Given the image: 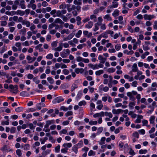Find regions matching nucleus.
Returning a JSON list of instances; mask_svg holds the SVG:
<instances>
[{
    "instance_id": "obj_1",
    "label": "nucleus",
    "mask_w": 157,
    "mask_h": 157,
    "mask_svg": "<svg viewBox=\"0 0 157 157\" xmlns=\"http://www.w3.org/2000/svg\"><path fill=\"white\" fill-rule=\"evenodd\" d=\"M137 94V92L135 91L128 92L127 93V95L129 97V99L132 101H134L136 99V98L134 97V95H136Z\"/></svg>"
},
{
    "instance_id": "obj_2",
    "label": "nucleus",
    "mask_w": 157,
    "mask_h": 157,
    "mask_svg": "<svg viewBox=\"0 0 157 157\" xmlns=\"http://www.w3.org/2000/svg\"><path fill=\"white\" fill-rule=\"evenodd\" d=\"M70 52V51L68 49H64L63 52L60 53V56L63 58H66L69 54Z\"/></svg>"
},
{
    "instance_id": "obj_3",
    "label": "nucleus",
    "mask_w": 157,
    "mask_h": 157,
    "mask_svg": "<svg viewBox=\"0 0 157 157\" xmlns=\"http://www.w3.org/2000/svg\"><path fill=\"white\" fill-rule=\"evenodd\" d=\"M155 16L154 15L145 14L144 15V18L145 20H151L152 19L155 18Z\"/></svg>"
},
{
    "instance_id": "obj_4",
    "label": "nucleus",
    "mask_w": 157,
    "mask_h": 157,
    "mask_svg": "<svg viewBox=\"0 0 157 157\" xmlns=\"http://www.w3.org/2000/svg\"><path fill=\"white\" fill-rule=\"evenodd\" d=\"M62 48L63 44L62 43H60L59 44V45L57 47L53 48L52 50H54L55 52H60L62 50Z\"/></svg>"
},
{
    "instance_id": "obj_5",
    "label": "nucleus",
    "mask_w": 157,
    "mask_h": 157,
    "mask_svg": "<svg viewBox=\"0 0 157 157\" xmlns=\"http://www.w3.org/2000/svg\"><path fill=\"white\" fill-rule=\"evenodd\" d=\"M54 123V121L53 120H49L47 121L46 122L44 126L45 128H48L49 126L52 124H53Z\"/></svg>"
},
{
    "instance_id": "obj_6",
    "label": "nucleus",
    "mask_w": 157,
    "mask_h": 157,
    "mask_svg": "<svg viewBox=\"0 0 157 157\" xmlns=\"http://www.w3.org/2000/svg\"><path fill=\"white\" fill-rule=\"evenodd\" d=\"M104 112L103 111L100 112V113H97L94 114L93 117L96 118L98 117H104Z\"/></svg>"
},
{
    "instance_id": "obj_7",
    "label": "nucleus",
    "mask_w": 157,
    "mask_h": 157,
    "mask_svg": "<svg viewBox=\"0 0 157 157\" xmlns=\"http://www.w3.org/2000/svg\"><path fill=\"white\" fill-rule=\"evenodd\" d=\"M98 59L100 60V63H104L106 60V58H103L101 55L99 56Z\"/></svg>"
},
{
    "instance_id": "obj_8",
    "label": "nucleus",
    "mask_w": 157,
    "mask_h": 157,
    "mask_svg": "<svg viewBox=\"0 0 157 157\" xmlns=\"http://www.w3.org/2000/svg\"><path fill=\"white\" fill-rule=\"evenodd\" d=\"M36 108L39 110L41 109V107H44L45 106V105L43 103H39L36 104Z\"/></svg>"
},
{
    "instance_id": "obj_9",
    "label": "nucleus",
    "mask_w": 157,
    "mask_h": 157,
    "mask_svg": "<svg viewBox=\"0 0 157 157\" xmlns=\"http://www.w3.org/2000/svg\"><path fill=\"white\" fill-rule=\"evenodd\" d=\"M103 85H100L99 87V90H103L105 92H107L109 90V88L108 87L105 86L103 88Z\"/></svg>"
},
{
    "instance_id": "obj_10",
    "label": "nucleus",
    "mask_w": 157,
    "mask_h": 157,
    "mask_svg": "<svg viewBox=\"0 0 157 157\" xmlns=\"http://www.w3.org/2000/svg\"><path fill=\"white\" fill-rule=\"evenodd\" d=\"M118 4L117 2H112V4L111 5H110L109 6V8H115L118 7Z\"/></svg>"
},
{
    "instance_id": "obj_11",
    "label": "nucleus",
    "mask_w": 157,
    "mask_h": 157,
    "mask_svg": "<svg viewBox=\"0 0 157 157\" xmlns=\"http://www.w3.org/2000/svg\"><path fill=\"white\" fill-rule=\"evenodd\" d=\"M64 100V99L61 98H57L53 101V103L57 102L59 103L60 102Z\"/></svg>"
},
{
    "instance_id": "obj_12",
    "label": "nucleus",
    "mask_w": 157,
    "mask_h": 157,
    "mask_svg": "<svg viewBox=\"0 0 157 157\" xmlns=\"http://www.w3.org/2000/svg\"><path fill=\"white\" fill-rule=\"evenodd\" d=\"M123 110L121 109H118L117 110L113 109L112 110V113L114 114H119L121 112H122Z\"/></svg>"
},
{
    "instance_id": "obj_13",
    "label": "nucleus",
    "mask_w": 157,
    "mask_h": 157,
    "mask_svg": "<svg viewBox=\"0 0 157 157\" xmlns=\"http://www.w3.org/2000/svg\"><path fill=\"white\" fill-rule=\"evenodd\" d=\"M132 68V71L133 72H136L138 71L137 65L136 63H134L133 64Z\"/></svg>"
},
{
    "instance_id": "obj_14",
    "label": "nucleus",
    "mask_w": 157,
    "mask_h": 157,
    "mask_svg": "<svg viewBox=\"0 0 157 157\" xmlns=\"http://www.w3.org/2000/svg\"><path fill=\"white\" fill-rule=\"evenodd\" d=\"M84 71V69L82 68H76L75 69V72L77 74H78L79 73H82Z\"/></svg>"
},
{
    "instance_id": "obj_15",
    "label": "nucleus",
    "mask_w": 157,
    "mask_h": 157,
    "mask_svg": "<svg viewBox=\"0 0 157 157\" xmlns=\"http://www.w3.org/2000/svg\"><path fill=\"white\" fill-rule=\"evenodd\" d=\"M93 23L92 21H89L88 23L86 25L85 27L87 29L91 28L93 26Z\"/></svg>"
},
{
    "instance_id": "obj_16",
    "label": "nucleus",
    "mask_w": 157,
    "mask_h": 157,
    "mask_svg": "<svg viewBox=\"0 0 157 157\" xmlns=\"http://www.w3.org/2000/svg\"><path fill=\"white\" fill-rule=\"evenodd\" d=\"M54 22L56 23H59L61 25H63L64 24V22L59 18H57L55 19Z\"/></svg>"
},
{
    "instance_id": "obj_17",
    "label": "nucleus",
    "mask_w": 157,
    "mask_h": 157,
    "mask_svg": "<svg viewBox=\"0 0 157 157\" xmlns=\"http://www.w3.org/2000/svg\"><path fill=\"white\" fill-rule=\"evenodd\" d=\"M21 147L23 148L24 150L27 151L29 149L30 145L28 144H26L23 145H22Z\"/></svg>"
},
{
    "instance_id": "obj_18",
    "label": "nucleus",
    "mask_w": 157,
    "mask_h": 157,
    "mask_svg": "<svg viewBox=\"0 0 157 157\" xmlns=\"http://www.w3.org/2000/svg\"><path fill=\"white\" fill-rule=\"evenodd\" d=\"M19 5L21 6V8L23 9H25L26 8L25 6V1L24 0L20 2Z\"/></svg>"
},
{
    "instance_id": "obj_19",
    "label": "nucleus",
    "mask_w": 157,
    "mask_h": 157,
    "mask_svg": "<svg viewBox=\"0 0 157 157\" xmlns=\"http://www.w3.org/2000/svg\"><path fill=\"white\" fill-rule=\"evenodd\" d=\"M15 14H19L20 16H22L25 14V12L24 11H21L20 10H18L15 13Z\"/></svg>"
},
{
    "instance_id": "obj_20",
    "label": "nucleus",
    "mask_w": 157,
    "mask_h": 157,
    "mask_svg": "<svg viewBox=\"0 0 157 157\" xmlns=\"http://www.w3.org/2000/svg\"><path fill=\"white\" fill-rule=\"evenodd\" d=\"M73 3L75 5L80 6L82 4V0H74Z\"/></svg>"
},
{
    "instance_id": "obj_21",
    "label": "nucleus",
    "mask_w": 157,
    "mask_h": 157,
    "mask_svg": "<svg viewBox=\"0 0 157 157\" xmlns=\"http://www.w3.org/2000/svg\"><path fill=\"white\" fill-rule=\"evenodd\" d=\"M119 11L118 10H115L112 13L113 16L115 17L118 16L119 15Z\"/></svg>"
},
{
    "instance_id": "obj_22",
    "label": "nucleus",
    "mask_w": 157,
    "mask_h": 157,
    "mask_svg": "<svg viewBox=\"0 0 157 157\" xmlns=\"http://www.w3.org/2000/svg\"><path fill=\"white\" fill-rule=\"evenodd\" d=\"M88 66L93 70L98 69V68L97 67V64L95 65H93L90 63L89 64H88Z\"/></svg>"
},
{
    "instance_id": "obj_23",
    "label": "nucleus",
    "mask_w": 157,
    "mask_h": 157,
    "mask_svg": "<svg viewBox=\"0 0 157 157\" xmlns=\"http://www.w3.org/2000/svg\"><path fill=\"white\" fill-rule=\"evenodd\" d=\"M104 18L107 21L112 20V18L110 16V15L108 14L105 15L104 17Z\"/></svg>"
},
{
    "instance_id": "obj_24",
    "label": "nucleus",
    "mask_w": 157,
    "mask_h": 157,
    "mask_svg": "<svg viewBox=\"0 0 157 157\" xmlns=\"http://www.w3.org/2000/svg\"><path fill=\"white\" fill-rule=\"evenodd\" d=\"M26 28L24 27L22 29L20 30L19 33L22 35H24L26 33Z\"/></svg>"
},
{
    "instance_id": "obj_25",
    "label": "nucleus",
    "mask_w": 157,
    "mask_h": 157,
    "mask_svg": "<svg viewBox=\"0 0 157 157\" xmlns=\"http://www.w3.org/2000/svg\"><path fill=\"white\" fill-rule=\"evenodd\" d=\"M78 147H77L75 145H74L72 148V150L76 154L78 153Z\"/></svg>"
},
{
    "instance_id": "obj_26",
    "label": "nucleus",
    "mask_w": 157,
    "mask_h": 157,
    "mask_svg": "<svg viewBox=\"0 0 157 157\" xmlns=\"http://www.w3.org/2000/svg\"><path fill=\"white\" fill-rule=\"evenodd\" d=\"M155 116H152L150 117L149 121L151 124H153L154 122L155 119Z\"/></svg>"
},
{
    "instance_id": "obj_27",
    "label": "nucleus",
    "mask_w": 157,
    "mask_h": 157,
    "mask_svg": "<svg viewBox=\"0 0 157 157\" xmlns=\"http://www.w3.org/2000/svg\"><path fill=\"white\" fill-rule=\"evenodd\" d=\"M83 144V141L82 140H80L79 141V142L76 144L75 145L77 147H78V148H80L82 147V145Z\"/></svg>"
},
{
    "instance_id": "obj_28",
    "label": "nucleus",
    "mask_w": 157,
    "mask_h": 157,
    "mask_svg": "<svg viewBox=\"0 0 157 157\" xmlns=\"http://www.w3.org/2000/svg\"><path fill=\"white\" fill-rule=\"evenodd\" d=\"M104 73V71L102 70L97 71L95 72V74L96 75H100Z\"/></svg>"
},
{
    "instance_id": "obj_29",
    "label": "nucleus",
    "mask_w": 157,
    "mask_h": 157,
    "mask_svg": "<svg viewBox=\"0 0 157 157\" xmlns=\"http://www.w3.org/2000/svg\"><path fill=\"white\" fill-rule=\"evenodd\" d=\"M78 86L75 84H73L71 86V91L73 92L75 89L77 88Z\"/></svg>"
},
{
    "instance_id": "obj_30",
    "label": "nucleus",
    "mask_w": 157,
    "mask_h": 157,
    "mask_svg": "<svg viewBox=\"0 0 157 157\" xmlns=\"http://www.w3.org/2000/svg\"><path fill=\"white\" fill-rule=\"evenodd\" d=\"M63 146L64 147H70L72 146V144L71 143H64Z\"/></svg>"
},
{
    "instance_id": "obj_31",
    "label": "nucleus",
    "mask_w": 157,
    "mask_h": 157,
    "mask_svg": "<svg viewBox=\"0 0 157 157\" xmlns=\"http://www.w3.org/2000/svg\"><path fill=\"white\" fill-rule=\"evenodd\" d=\"M105 115L106 116L109 117L110 118H112L113 116L112 113L111 112L109 113L107 112H104V115Z\"/></svg>"
},
{
    "instance_id": "obj_32",
    "label": "nucleus",
    "mask_w": 157,
    "mask_h": 157,
    "mask_svg": "<svg viewBox=\"0 0 157 157\" xmlns=\"http://www.w3.org/2000/svg\"><path fill=\"white\" fill-rule=\"evenodd\" d=\"M56 13V10H51L50 14L52 15H53V17H56V15H55V13Z\"/></svg>"
},
{
    "instance_id": "obj_33",
    "label": "nucleus",
    "mask_w": 157,
    "mask_h": 157,
    "mask_svg": "<svg viewBox=\"0 0 157 157\" xmlns=\"http://www.w3.org/2000/svg\"><path fill=\"white\" fill-rule=\"evenodd\" d=\"M142 123H143V126H146L148 127L150 126L149 125H148V122L147 120H143L142 121Z\"/></svg>"
},
{
    "instance_id": "obj_34",
    "label": "nucleus",
    "mask_w": 157,
    "mask_h": 157,
    "mask_svg": "<svg viewBox=\"0 0 157 157\" xmlns=\"http://www.w3.org/2000/svg\"><path fill=\"white\" fill-rule=\"evenodd\" d=\"M147 152V150L146 149H141L139 150V153L140 154H145Z\"/></svg>"
},
{
    "instance_id": "obj_35",
    "label": "nucleus",
    "mask_w": 157,
    "mask_h": 157,
    "mask_svg": "<svg viewBox=\"0 0 157 157\" xmlns=\"http://www.w3.org/2000/svg\"><path fill=\"white\" fill-rule=\"evenodd\" d=\"M46 57L47 59H52L53 55L51 53H49L46 56Z\"/></svg>"
},
{
    "instance_id": "obj_36",
    "label": "nucleus",
    "mask_w": 157,
    "mask_h": 157,
    "mask_svg": "<svg viewBox=\"0 0 157 157\" xmlns=\"http://www.w3.org/2000/svg\"><path fill=\"white\" fill-rule=\"evenodd\" d=\"M105 138L104 137H102L101 138V142L99 143L100 145H102L105 144Z\"/></svg>"
},
{
    "instance_id": "obj_37",
    "label": "nucleus",
    "mask_w": 157,
    "mask_h": 157,
    "mask_svg": "<svg viewBox=\"0 0 157 157\" xmlns=\"http://www.w3.org/2000/svg\"><path fill=\"white\" fill-rule=\"evenodd\" d=\"M56 17L57 16L61 17H62L63 16V15H62L61 11L59 10L56 11Z\"/></svg>"
},
{
    "instance_id": "obj_38",
    "label": "nucleus",
    "mask_w": 157,
    "mask_h": 157,
    "mask_svg": "<svg viewBox=\"0 0 157 157\" xmlns=\"http://www.w3.org/2000/svg\"><path fill=\"white\" fill-rule=\"evenodd\" d=\"M17 155L19 157H20L22 155L21 151L20 149H17L16 151Z\"/></svg>"
},
{
    "instance_id": "obj_39",
    "label": "nucleus",
    "mask_w": 157,
    "mask_h": 157,
    "mask_svg": "<svg viewBox=\"0 0 157 157\" xmlns=\"http://www.w3.org/2000/svg\"><path fill=\"white\" fill-rule=\"evenodd\" d=\"M48 81L51 84H53L54 82V81L52 78L50 77H48L47 78Z\"/></svg>"
},
{
    "instance_id": "obj_40",
    "label": "nucleus",
    "mask_w": 157,
    "mask_h": 157,
    "mask_svg": "<svg viewBox=\"0 0 157 157\" xmlns=\"http://www.w3.org/2000/svg\"><path fill=\"white\" fill-rule=\"evenodd\" d=\"M107 71L109 73H113L115 71V69L113 67H111L108 68Z\"/></svg>"
},
{
    "instance_id": "obj_41",
    "label": "nucleus",
    "mask_w": 157,
    "mask_h": 157,
    "mask_svg": "<svg viewBox=\"0 0 157 157\" xmlns=\"http://www.w3.org/2000/svg\"><path fill=\"white\" fill-rule=\"evenodd\" d=\"M82 33V32L81 30H79L78 33L76 34L75 36L77 38H79L80 36V35Z\"/></svg>"
},
{
    "instance_id": "obj_42",
    "label": "nucleus",
    "mask_w": 157,
    "mask_h": 157,
    "mask_svg": "<svg viewBox=\"0 0 157 157\" xmlns=\"http://www.w3.org/2000/svg\"><path fill=\"white\" fill-rule=\"evenodd\" d=\"M89 124L91 125H95L97 124V122L96 121H91L89 122Z\"/></svg>"
},
{
    "instance_id": "obj_43",
    "label": "nucleus",
    "mask_w": 157,
    "mask_h": 157,
    "mask_svg": "<svg viewBox=\"0 0 157 157\" xmlns=\"http://www.w3.org/2000/svg\"><path fill=\"white\" fill-rule=\"evenodd\" d=\"M82 2L83 3L85 4L88 2L89 4H92V0H82Z\"/></svg>"
},
{
    "instance_id": "obj_44",
    "label": "nucleus",
    "mask_w": 157,
    "mask_h": 157,
    "mask_svg": "<svg viewBox=\"0 0 157 157\" xmlns=\"http://www.w3.org/2000/svg\"><path fill=\"white\" fill-rule=\"evenodd\" d=\"M16 128L14 127H12L10 129V132L11 133H14L16 132Z\"/></svg>"
},
{
    "instance_id": "obj_45",
    "label": "nucleus",
    "mask_w": 157,
    "mask_h": 157,
    "mask_svg": "<svg viewBox=\"0 0 157 157\" xmlns=\"http://www.w3.org/2000/svg\"><path fill=\"white\" fill-rule=\"evenodd\" d=\"M129 153L131 155H134L136 154L135 152L131 148L130 149V151L129 152Z\"/></svg>"
},
{
    "instance_id": "obj_46",
    "label": "nucleus",
    "mask_w": 157,
    "mask_h": 157,
    "mask_svg": "<svg viewBox=\"0 0 157 157\" xmlns=\"http://www.w3.org/2000/svg\"><path fill=\"white\" fill-rule=\"evenodd\" d=\"M75 35L74 33H72L70 34L67 37L68 40H70Z\"/></svg>"
},
{
    "instance_id": "obj_47",
    "label": "nucleus",
    "mask_w": 157,
    "mask_h": 157,
    "mask_svg": "<svg viewBox=\"0 0 157 157\" xmlns=\"http://www.w3.org/2000/svg\"><path fill=\"white\" fill-rule=\"evenodd\" d=\"M58 42L56 41H53L51 43V45L52 47L53 48H55L57 45Z\"/></svg>"
},
{
    "instance_id": "obj_48",
    "label": "nucleus",
    "mask_w": 157,
    "mask_h": 157,
    "mask_svg": "<svg viewBox=\"0 0 157 157\" xmlns=\"http://www.w3.org/2000/svg\"><path fill=\"white\" fill-rule=\"evenodd\" d=\"M97 17L96 15L94 14L91 15L90 16V19L91 20L94 19V21H96V20L95 19Z\"/></svg>"
},
{
    "instance_id": "obj_49",
    "label": "nucleus",
    "mask_w": 157,
    "mask_h": 157,
    "mask_svg": "<svg viewBox=\"0 0 157 157\" xmlns=\"http://www.w3.org/2000/svg\"><path fill=\"white\" fill-rule=\"evenodd\" d=\"M86 104V102L84 101H80L78 103V105L79 106H81L82 105H84Z\"/></svg>"
},
{
    "instance_id": "obj_50",
    "label": "nucleus",
    "mask_w": 157,
    "mask_h": 157,
    "mask_svg": "<svg viewBox=\"0 0 157 157\" xmlns=\"http://www.w3.org/2000/svg\"><path fill=\"white\" fill-rule=\"evenodd\" d=\"M8 18V17L6 15L2 17L0 19L2 21H6L7 20Z\"/></svg>"
},
{
    "instance_id": "obj_51",
    "label": "nucleus",
    "mask_w": 157,
    "mask_h": 157,
    "mask_svg": "<svg viewBox=\"0 0 157 157\" xmlns=\"http://www.w3.org/2000/svg\"><path fill=\"white\" fill-rule=\"evenodd\" d=\"M88 155L89 156H91L92 155H95V153L92 150H90L88 153Z\"/></svg>"
},
{
    "instance_id": "obj_52",
    "label": "nucleus",
    "mask_w": 157,
    "mask_h": 157,
    "mask_svg": "<svg viewBox=\"0 0 157 157\" xmlns=\"http://www.w3.org/2000/svg\"><path fill=\"white\" fill-rule=\"evenodd\" d=\"M103 130V128L102 127H100L97 130V134L98 135Z\"/></svg>"
},
{
    "instance_id": "obj_53",
    "label": "nucleus",
    "mask_w": 157,
    "mask_h": 157,
    "mask_svg": "<svg viewBox=\"0 0 157 157\" xmlns=\"http://www.w3.org/2000/svg\"><path fill=\"white\" fill-rule=\"evenodd\" d=\"M63 72L64 75H67L69 74V71L67 69H64L63 70Z\"/></svg>"
},
{
    "instance_id": "obj_54",
    "label": "nucleus",
    "mask_w": 157,
    "mask_h": 157,
    "mask_svg": "<svg viewBox=\"0 0 157 157\" xmlns=\"http://www.w3.org/2000/svg\"><path fill=\"white\" fill-rule=\"evenodd\" d=\"M60 146L58 145L57 147H55V151L56 153L59 152L60 151Z\"/></svg>"
},
{
    "instance_id": "obj_55",
    "label": "nucleus",
    "mask_w": 157,
    "mask_h": 157,
    "mask_svg": "<svg viewBox=\"0 0 157 157\" xmlns=\"http://www.w3.org/2000/svg\"><path fill=\"white\" fill-rule=\"evenodd\" d=\"M9 120H7V121H2V125H8L9 124Z\"/></svg>"
},
{
    "instance_id": "obj_56",
    "label": "nucleus",
    "mask_w": 157,
    "mask_h": 157,
    "mask_svg": "<svg viewBox=\"0 0 157 157\" xmlns=\"http://www.w3.org/2000/svg\"><path fill=\"white\" fill-rule=\"evenodd\" d=\"M27 94V93L25 91H22L20 93V95L22 96H25Z\"/></svg>"
},
{
    "instance_id": "obj_57",
    "label": "nucleus",
    "mask_w": 157,
    "mask_h": 157,
    "mask_svg": "<svg viewBox=\"0 0 157 157\" xmlns=\"http://www.w3.org/2000/svg\"><path fill=\"white\" fill-rule=\"evenodd\" d=\"M73 112L71 111H69L67 112L65 115L66 117H68V116L72 115L73 114Z\"/></svg>"
},
{
    "instance_id": "obj_58",
    "label": "nucleus",
    "mask_w": 157,
    "mask_h": 157,
    "mask_svg": "<svg viewBox=\"0 0 157 157\" xmlns=\"http://www.w3.org/2000/svg\"><path fill=\"white\" fill-rule=\"evenodd\" d=\"M107 32L106 31L105 32H104L101 35L103 37L106 38L108 37V36L107 35Z\"/></svg>"
},
{
    "instance_id": "obj_59",
    "label": "nucleus",
    "mask_w": 157,
    "mask_h": 157,
    "mask_svg": "<svg viewBox=\"0 0 157 157\" xmlns=\"http://www.w3.org/2000/svg\"><path fill=\"white\" fill-rule=\"evenodd\" d=\"M60 109L61 110H63L64 111H67L68 109L67 107H66L65 106H61L60 108Z\"/></svg>"
},
{
    "instance_id": "obj_60",
    "label": "nucleus",
    "mask_w": 157,
    "mask_h": 157,
    "mask_svg": "<svg viewBox=\"0 0 157 157\" xmlns=\"http://www.w3.org/2000/svg\"><path fill=\"white\" fill-rule=\"evenodd\" d=\"M7 24V22L6 21H2L1 22V26H5Z\"/></svg>"
},
{
    "instance_id": "obj_61",
    "label": "nucleus",
    "mask_w": 157,
    "mask_h": 157,
    "mask_svg": "<svg viewBox=\"0 0 157 157\" xmlns=\"http://www.w3.org/2000/svg\"><path fill=\"white\" fill-rule=\"evenodd\" d=\"M33 80L37 84H39L40 82V80L38 79L36 77L34 78L33 79Z\"/></svg>"
},
{
    "instance_id": "obj_62",
    "label": "nucleus",
    "mask_w": 157,
    "mask_h": 157,
    "mask_svg": "<svg viewBox=\"0 0 157 157\" xmlns=\"http://www.w3.org/2000/svg\"><path fill=\"white\" fill-rule=\"evenodd\" d=\"M83 58L80 57V56H78L76 58V60L78 62H80L83 61Z\"/></svg>"
},
{
    "instance_id": "obj_63",
    "label": "nucleus",
    "mask_w": 157,
    "mask_h": 157,
    "mask_svg": "<svg viewBox=\"0 0 157 157\" xmlns=\"http://www.w3.org/2000/svg\"><path fill=\"white\" fill-rule=\"evenodd\" d=\"M123 17L122 16H120L118 17V20L120 21L119 22L120 24H123V21H122L123 20Z\"/></svg>"
},
{
    "instance_id": "obj_64",
    "label": "nucleus",
    "mask_w": 157,
    "mask_h": 157,
    "mask_svg": "<svg viewBox=\"0 0 157 157\" xmlns=\"http://www.w3.org/2000/svg\"><path fill=\"white\" fill-rule=\"evenodd\" d=\"M19 58L20 60H21L24 59L25 56L23 54H21L20 55Z\"/></svg>"
}]
</instances>
